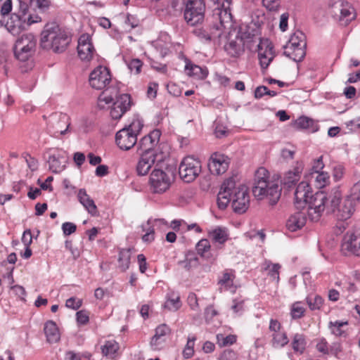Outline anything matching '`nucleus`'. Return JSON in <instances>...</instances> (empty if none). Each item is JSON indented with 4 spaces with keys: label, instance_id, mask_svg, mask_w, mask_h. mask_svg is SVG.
<instances>
[{
    "label": "nucleus",
    "instance_id": "f257e3e1",
    "mask_svg": "<svg viewBox=\"0 0 360 360\" xmlns=\"http://www.w3.org/2000/svg\"><path fill=\"white\" fill-rule=\"evenodd\" d=\"M230 202L234 212L238 214L245 212L250 206L248 188L244 185L236 186V182L232 179L224 181L217 195V205L219 209H226Z\"/></svg>",
    "mask_w": 360,
    "mask_h": 360
},
{
    "label": "nucleus",
    "instance_id": "f03ea898",
    "mask_svg": "<svg viewBox=\"0 0 360 360\" xmlns=\"http://www.w3.org/2000/svg\"><path fill=\"white\" fill-rule=\"evenodd\" d=\"M282 188L278 176H270L269 171L259 167L255 174L252 193L259 200L266 199L269 205H275L279 200Z\"/></svg>",
    "mask_w": 360,
    "mask_h": 360
},
{
    "label": "nucleus",
    "instance_id": "7ed1b4c3",
    "mask_svg": "<svg viewBox=\"0 0 360 360\" xmlns=\"http://www.w3.org/2000/svg\"><path fill=\"white\" fill-rule=\"evenodd\" d=\"M224 9L217 8L212 15V25L208 29L198 28L193 32L195 35L202 42L220 44V38L224 34V30L232 25V15L229 13V3L223 6Z\"/></svg>",
    "mask_w": 360,
    "mask_h": 360
},
{
    "label": "nucleus",
    "instance_id": "20e7f679",
    "mask_svg": "<svg viewBox=\"0 0 360 360\" xmlns=\"http://www.w3.org/2000/svg\"><path fill=\"white\" fill-rule=\"evenodd\" d=\"M341 193L338 188H333L330 193L316 192L314 200L307 209V215L312 221H317L321 214L326 210L327 213L335 212L340 205Z\"/></svg>",
    "mask_w": 360,
    "mask_h": 360
},
{
    "label": "nucleus",
    "instance_id": "39448f33",
    "mask_svg": "<svg viewBox=\"0 0 360 360\" xmlns=\"http://www.w3.org/2000/svg\"><path fill=\"white\" fill-rule=\"evenodd\" d=\"M174 159H160L150 176V185L155 193H163L169 189L176 171Z\"/></svg>",
    "mask_w": 360,
    "mask_h": 360
},
{
    "label": "nucleus",
    "instance_id": "423d86ee",
    "mask_svg": "<svg viewBox=\"0 0 360 360\" xmlns=\"http://www.w3.org/2000/svg\"><path fill=\"white\" fill-rule=\"evenodd\" d=\"M70 41L67 32L55 22L47 23L41 34V46L56 53L63 52Z\"/></svg>",
    "mask_w": 360,
    "mask_h": 360
},
{
    "label": "nucleus",
    "instance_id": "0eeeda50",
    "mask_svg": "<svg viewBox=\"0 0 360 360\" xmlns=\"http://www.w3.org/2000/svg\"><path fill=\"white\" fill-rule=\"evenodd\" d=\"M143 125V120L139 116H134L129 124L116 133L115 141L118 147L124 150L131 148L137 142V136Z\"/></svg>",
    "mask_w": 360,
    "mask_h": 360
},
{
    "label": "nucleus",
    "instance_id": "6e6552de",
    "mask_svg": "<svg viewBox=\"0 0 360 360\" xmlns=\"http://www.w3.org/2000/svg\"><path fill=\"white\" fill-rule=\"evenodd\" d=\"M37 39L31 33L24 34L19 37L14 45L13 51L17 60L27 61L34 53Z\"/></svg>",
    "mask_w": 360,
    "mask_h": 360
},
{
    "label": "nucleus",
    "instance_id": "1a4fd4ad",
    "mask_svg": "<svg viewBox=\"0 0 360 360\" xmlns=\"http://www.w3.org/2000/svg\"><path fill=\"white\" fill-rule=\"evenodd\" d=\"M328 6L333 18L342 26H347L356 17L354 8L348 2L330 0Z\"/></svg>",
    "mask_w": 360,
    "mask_h": 360
},
{
    "label": "nucleus",
    "instance_id": "9d476101",
    "mask_svg": "<svg viewBox=\"0 0 360 360\" xmlns=\"http://www.w3.org/2000/svg\"><path fill=\"white\" fill-rule=\"evenodd\" d=\"M68 115L62 112H54L49 116L47 120V131L53 137L58 138L66 134L70 125Z\"/></svg>",
    "mask_w": 360,
    "mask_h": 360
},
{
    "label": "nucleus",
    "instance_id": "9b49d317",
    "mask_svg": "<svg viewBox=\"0 0 360 360\" xmlns=\"http://www.w3.org/2000/svg\"><path fill=\"white\" fill-rule=\"evenodd\" d=\"M205 10L203 0H188L184 9V19L188 25L194 26L203 20Z\"/></svg>",
    "mask_w": 360,
    "mask_h": 360
},
{
    "label": "nucleus",
    "instance_id": "f8f14e48",
    "mask_svg": "<svg viewBox=\"0 0 360 360\" xmlns=\"http://www.w3.org/2000/svg\"><path fill=\"white\" fill-rule=\"evenodd\" d=\"M41 20V18L37 15L29 14V18L26 19L20 15L12 14L6 22V27L11 34L16 36L26 30L30 25L40 22Z\"/></svg>",
    "mask_w": 360,
    "mask_h": 360
},
{
    "label": "nucleus",
    "instance_id": "ddd939ff",
    "mask_svg": "<svg viewBox=\"0 0 360 360\" xmlns=\"http://www.w3.org/2000/svg\"><path fill=\"white\" fill-rule=\"evenodd\" d=\"M341 252L345 256L360 257V229L348 231L341 243Z\"/></svg>",
    "mask_w": 360,
    "mask_h": 360
},
{
    "label": "nucleus",
    "instance_id": "4468645a",
    "mask_svg": "<svg viewBox=\"0 0 360 360\" xmlns=\"http://www.w3.org/2000/svg\"><path fill=\"white\" fill-rule=\"evenodd\" d=\"M201 171L199 159H183L179 167V174L184 182L190 183L195 179Z\"/></svg>",
    "mask_w": 360,
    "mask_h": 360
},
{
    "label": "nucleus",
    "instance_id": "2eb2a0df",
    "mask_svg": "<svg viewBox=\"0 0 360 360\" xmlns=\"http://www.w3.org/2000/svg\"><path fill=\"white\" fill-rule=\"evenodd\" d=\"M269 330L271 338V345L274 349H282L289 343L287 333L278 320H270Z\"/></svg>",
    "mask_w": 360,
    "mask_h": 360
},
{
    "label": "nucleus",
    "instance_id": "dca6fc26",
    "mask_svg": "<svg viewBox=\"0 0 360 360\" xmlns=\"http://www.w3.org/2000/svg\"><path fill=\"white\" fill-rule=\"evenodd\" d=\"M89 82L93 89L97 90L105 89L111 82L110 70L106 67L98 66L90 73Z\"/></svg>",
    "mask_w": 360,
    "mask_h": 360
},
{
    "label": "nucleus",
    "instance_id": "f3484780",
    "mask_svg": "<svg viewBox=\"0 0 360 360\" xmlns=\"http://www.w3.org/2000/svg\"><path fill=\"white\" fill-rule=\"evenodd\" d=\"M309 184L307 181L300 182L295 191V204L297 208L302 207L304 205H308V208L311 205V201L314 200L313 195Z\"/></svg>",
    "mask_w": 360,
    "mask_h": 360
},
{
    "label": "nucleus",
    "instance_id": "a211bd4d",
    "mask_svg": "<svg viewBox=\"0 0 360 360\" xmlns=\"http://www.w3.org/2000/svg\"><path fill=\"white\" fill-rule=\"evenodd\" d=\"M95 52L91 36L88 34H82L78 39L77 45V53L79 58L83 61H90Z\"/></svg>",
    "mask_w": 360,
    "mask_h": 360
},
{
    "label": "nucleus",
    "instance_id": "6ab92c4d",
    "mask_svg": "<svg viewBox=\"0 0 360 360\" xmlns=\"http://www.w3.org/2000/svg\"><path fill=\"white\" fill-rule=\"evenodd\" d=\"M161 131L159 129L153 130L149 134L143 136L139 141V153L143 157L149 154L159 143Z\"/></svg>",
    "mask_w": 360,
    "mask_h": 360
},
{
    "label": "nucleus",
    "instance_id": "aec40b11",
    "mask_svg": "<svg viewBox=\"0 0 360 360\" xmlns=\"http://www.w3.org/2000/svg\"><path fill=\"white\" fill-rule=\"evenodd\" d=\"M274 56L271 43L268 39L261 40L258 44V58L261 68L266 69Z\"/></svg>",
    "mask_w": 360,
    "mask_h": 360
},
{
    "label": "nucleus",
    "instance_id": "412c9836",
    "mask_svg": "<svg viewBox=\"0 0 360 360\" xmlns=\"http://www.w3.org/2000/svg\"><path fill=\"white\" fill-rule=\"evenodd\" d=\"M303 171V165L302 162H297V165L293 170H290L285 173L283 181L284 186L288 189L293 187L300 180L301 174Z\"/></svg>",
    "mask_w": 360,
    "mask_h": 360
},
{
    "label": "nucleus",
    "instance_id": "4be33fe9",
    "mask_svg": "<svg viewBox=\"0 0 360 360\" xmlns=\"http://www.w3.org/2000/svg\"><path fill=\"white\" fill-rule=\"evenodd\" d=\"M79 202L84 206L85 210L91 216H96L98 214L97 207L94 200L87 194L84 188H80L77 193Z\"/></svg>",
    "mask_w": 360,
    "mask_h": 360
},
{
    "label": "nucleus",
    "instance_id": "5701e85b",
    "mask_svg": "<svg viewBox=\"0 0 360 360\" xmlns=\"http://www.w3.org/2000/svg\"><path fill=\"white\" fill-rule=\"evenodd\" d=\"M245 44L236 36L235 39H229L224 45V50L231 57H239L244 52Z\"/></svg>",
    "mask_w": 360,
    "mask_h": 360
},
{
    "label": "nucleus",
    "instance_id": "b1692460",
    "mask_svg": "<svg viewBox=\"0 0 360 360\" xmlns=\"http://www.w3.org/2000/svg\"><path fill=\"white\" fill-rule=\"evenodd\" d=\"M306 220L307 217L305 212H295L288 218L286 222V227L290 231H296L305 225Z\"/></svg>",
    "mask_w": 360,
    "mask_h": 360
},
{
    "label": "nucleus",
    "instance_id": "393cba45",
    "mask_svg": "<svg viewBox=\"0 0 360 360\" xmlns=\"http://www.w3.org/2000/svg\"><path fill=\"white\" fill-rule=\"evenodd\" d=\"M207 234L213 243L219 245L224 244L229 238V230L224 226H216L208 231Z\"/></svg>",
    "mask_w": 360,
    "mask_h": 360
},
{
    "label": "nucleus",
    "instance_id": "a878e982",
    "mask_svg": "<svg viewBox=\"0 0 360 360\" xmlns=\"http://www.w3.org/2000/svg\"><path fill=\"white\" fill-rule=\"evenodd\" d=\"M207 167L212 174L220 175L229 168L228 159H208Z\"/></svg>",
    "mask_w": 360,
    "mask_h": 360
},
{
    "label": "nucleus",
    "instance_id": "bb28decb",
    "mask_svg": "<svg viewBox=\"0 0 360 360\" xmlns=\"http://www.w3.org/2000/svg\"><path fill=\"white\" fill-rule=\"evenodd\" d=\"M170 332L166 324H162L155 329V333L151 339L150 345L153 349H159L160 345L165 342V336Z\"/></svg>",
    "mask_w": 360,
    "mask_h": 360
},
{
    "label": "nucleus",
    "instance_id": "cd10ccee",
    "mask_svg": "<svg viewBox=\"0 0 360 360\" xmlns=\"http://www.w3.org/2000/svg\"><path fill=\"white\" fill-rule=\"evenodd\" d=\"M44 333L46 340L49 343H56L60 340V334L56 323L53 321H48L44 324Z\"/></svg>",
    "mask_w": 360,
    "mask_h": 360
},
{
    "label": "nucleus",
    "instance_id": "c85d7f7f",
    "mask_svg": "<svg viewBox=\"0 0 360 360\" xmlns=\"http://www.w3.org/2000/svg\"><path fill=\"white\" fill-rule=\"evenodd\" d=\"M185 70L189 76H192L198 79H204L208 75L207 69L205 67H200L199 65L193 64L191 62H188L185 66Z\"/></svg>",
    "mask_w": 360,
    "mask_h": 360
},
{
    "label": "nucleus",
    "instance_id": "c756f323",
    "mask_svg": "<svg viewBox=\"0 0 360 360\" xmlns=\"http://www.w3.org/2000/svg\"><path fill=\"white\" fill-rule=\"evenodd\" d=\"M181 306L180 296L177 292H169L167 294L166 301L163 305L165 309L175 311Z\"/></svg>",
    "mask_w": 360,
    "mask_h": 360
},
{
    "label": "nucleus",
    "instance_id": "7c9ffc66",
    "mask_svg": "<svg viewBox=\"0 0 360 360\" xmlns=\"http://www.w3.org/2000/svg\"><path fill=\"white\" fill-rule=\"evenodd\" d=\"M307 47L305 34L297 30L290 37L288 42L285 46V49H292V47Z\"/></svg>",
    "mask_w": 360,
    "mask_h": 360
},
{
    "label": "nucleus",
    "instance_id": "2f4dec72",
    "mask_svg": "<svg viewBox=\"0 0 360 360\" xmlns=\"http://www.w3.org/2000/svg\"><path fill=\"white\" fill-rule=\"evenodd\" d=\"M291 345L295 353H298L300 354H303L307 347L305 335L302 333L294 334Z\"/></svg>",
    "mask_w": 360,
    "mask_h": 360
},
{
    "label": "nucleus",
    "instance_id": "473e14b6",
    "mask_svg": "<svg viewBox=\"0 0 360 360\" xmlns=\"http://www.w3.org/2000/svg\"><path fill=\"white\" fill-rule=\"evenodd\" d=\"M255 30L251 26L243 24L239 27L236 37L245 44L253 39L255 35Z\"/></svg>",
    "mask_w": 360,
    "mask_h": 360
},
{
    "label": "nucleus",
    "instance_id": "72a5a7b5",
    "mask_svg": "<svg viewBox=\"0 0 360 360\" xmlns=\"http://www.w3.org/2000/svg\"><path fill=\"white\" fill-rule=\"evenodd\" d=\"M119 344L115 340H106L101 347V351L104 356L114 359L119 349Z\"/></svg>",
    "mask_w": 360,
    "mask_h": 360
},
{
    "label": "nucleus",
    "instance_id": "f704fd0d",
    "mask_svg": "<svg viewBox=\"0 0 360 360\" xmlns=\"http://www.w3.org/2000/svg\"><path fill=\"white\" fill-rule=\"evenodd\" d=\"M284 54L295 62H300L306 55V47H292L285 49Z\"/></svg>",
    "mask_w": 360,
    "mask_h": 360
},
{
    "label": "nucleus",
    "instance_id": "c9c22d12",
    "mask_svg": "<svg viewBox=\"0 0 360 360\" xmlns=\"http://www.w3.org/2000/svg\"><path fill=\"white\" fill-rule=\"evenodd\" d=\"M233 275L232 274L225 272L219 281L221 290H229L234 292L236 287L233 285Z\"/></svg>",
    "mask_w": 360,
    "mask_h": 360
},
{
    "label": "nucleus",
    "instance_id": "e433bc0d",
    "mask_svg": "<svg viewBox=\"0 0 360 360\" xmlns=\"http://www.w3.org/2000/svg\"><path fill=\"white\" fill-rule=\"evenodd\" d=\"M131 256V249H122L119 252L118 265L122 271H126L129 269Z\"/></svg>",
    "mask_w": 360,
    "mask_h": 360
},
{
    "label": "nucleus",
    "instance_id": "4c0bfd02",
    "mask_svg": "<svg viewBox=\"0 0 360 360\" xmlns=\"http://www.w3.org/2000/svg\"><path fill=\"white\" fill-rule=\"evenodd\" d=\"M305 311L304 304L299 301L292 303L290 308V315L293 320L302 318L304 316Z\"/></svg>",
    "mask_w": 360,
    "mask_h": 360
},
{
    "label": "nucleus",
    "instance_id": "58836bf2",
    "mask_svg": "<svg viewBox=\"0 0 360 360\" xmlns=\"http://www.w3.org/2000/svg\"><path fill=\"white\" fill-rule=\"evenodd\" d=\"M155 159H139L136 165V171L139 175L144 176L148 174L151 167L156 165Z\"/></svg>",
    "mask_w": 360,
    "mask_h": 360
},
{
    "label": "nucleus",
    "instance_id": "ea45409f",
    "mask_svg": "<svg viewBox=\"0 0 360 360\" xmlns=\"http://www.w3.org/2000/svg\"><path fill=\"white\" fill-rule=\"evenodd\" d=\"M348 325L347 321H330L328 323V328L331 333L337 337L344 336L345 331L343 330V327Z\"/></svg>",
    "mask_w": 360,
    "mask_h": 360
},
{
    "label": "nucleus",
    "instance_id": "a19ab883",
    "mask_svg": "<svg viewBox=\"0 0 360 360\" xmlns=\"http://www.w3.org/2000/svg\"><path fill=\"white\" fill-rule=\"evenodd\" d=\"M113 103L116 104L117 108L126 112L131 106V96L127 94H121L116 98V101Z\"/></svg>",
    "mask_w": 360,
    "mask_h": 360
},
{
    "label": "nucleus",
    "instance_id": "79ce46f5",
    "mask_svg": "<svg viewBox=\"0 0 360 360\" xmlns=\"http://www.w3.org/2000/svg\"><path fill=\"white\" fill-rule=\"evenodd\" d=\"M210 249L211 245L208 239L202 238L196 244V251L202 257L209 258Z\"/></svg>",
    "mask_w": 360,
    "mask_h": 360
},
{
    "label": "nucleus",
    "instance_id": "37998d69",
    "mask_svg": "<svg viewBox=\"0 0 360 360\" xmlns=\"http://www.w3.org/2000/svg\"><path fill=\"white\" fill-rule=\"evenodd\" d=\"M67 163L66 159H49V168L53 173H60L63 171Z\"/></svg>",
    "mask_w": 360,
    "mask_h": 360
},
{
    "label": "nucleus",
    "instance_id": "c03bdc74",
    "mask_svg": "<svg viewBox=\"0 0 360 360\" xmlns=\"http://www.w3.org/2000/svg\"><path fill=\"white\" fill-rule=\"evenodd\" d=\"M216 339L217 344L220 347H226L235 343L237 340V337L235 335H229L225 336L224 335L219 333L216 335Z\"/></svg>",
    "mask_w": 360,
    "mask_h": 360
},
{
    "label": "nucleus",
    "instance_id": "a18cd8bd",
    "mask_svg": "<svg viewBox=\"0 0 360 360\" xmlns=\"http://www.w3.org/2000/svg\"><path fill=\"white\" fill-rule=\"evenodd\" d=\"M179 264L187 270L195 267L198 265V259L193 254H188L183 261H180Z\"/></svg>",
    "mask_w": 360,
    "mask_h": 360
},
{
    "label": "nucleus",
    "instance_id": "49530a36",
    "mask_svg": "<svg viewBox=\"0 0 360 360\" xmlns=\"http://www.w3.org/2000/svg\"><path fill=\"white\" fill-rule=\"evenodd\" d=\"M338 211L340 212V217L342 220H346L350 218L354 211V209L352 205V201L349 200H346L344 206Z\"/></svg>",
    "mask_w": 360,
    "mask_h": 360
},
{
    "label": "nucleus",
    "instance_id": "de8ad7c7",
    "mask_svg": "<svg viewBox=\"0 0 360 360\" xmlns=\"http://www.w3.org/2000/svg\"><path fill=\"white\" fill-rule=\"evenodd\" d=\"M313 178H314L316 186L319 188L325 187L329 182V175L327 172H318Z\"/></svg>",
    "mask_w": 360,
    "mask_h": 360
},
{
    "label": "nucleus",
    "instance_id": "09e8293b",
    "mask_svg": "<svg viewBox=\"0 0 360 360\" xmlns=\"http://www.w3.org/2000/svg\"><path fill=\"white\" fill-rule=\"evenodd\" d=\"M306 301L311 310L319 309L323 304V300L319 295L307 296Z\"/></svg>",
    "mask_w": 360,
    "mask_h": 360
},
{
    "label": "nucleus",
    "instance_id": "8fccbe9b",
    "mask_svg": "<svg viewBox=\"0 0 360 360\" xmlns=\"http://www.w3.org/2000/svg\"><path fill=\"white\" fill-rule=\"evenodd\" d=\"M195 340L196 338L194 335L188 338L186 345L183 350V356L185 359H189L193 355Z\"/></svg>",
    "mask_w": 360,
    "mask_h": 360
},
{
    "label": "nucleus",
    "instance_id": "3c124183",
    "mask_svg": "<svg viewBox=\"0 0 360 360\" xmlns=\"http://www.w3.org/2000/svg\"><path fill=\"white\" fill-rule=\"evenodd\" d=\"M295 125L300 129H311L314 125V120L307 117L302 116L296 120Z\"/></svg>",
    "mask_w": 360,
    "mask_h": 360
},
{
    "label": "nucleus",
    "instance_id": "603ef678",
    "mask_svg": "<svg viewBox=\"0 0 360 360\" xmlns=\"http://www.w3.org/2000/svg\"><path fill=\"white\" fill-rule=\"evenodd\" d=\"M139 20L133 15L127 14L126 15L124 24L126 30H131L139 25Z\"/></svg>",
    "mask_w": 360,
    "mask_h": 360
},
{
    "label": "nucleus",
    "instance_id": "864d4df0",
    "mask_svg": "<svg viewBox=\"0 0 360 360\" xmlns=\"http://www.w3.org/2000/svg\"><path fill=\"white\" fill-rule=\"evenodd\" d=\"M149 223H152L155 230L163 231L169 228V224L165 219L150 218Z\"/></svg>",
    "mask_w": 360,
    "mask_h": 360
},
{
    "label": "nucleus",
    "instance_id": "5fc2aeb1",
    "mask_svg": "<svg viewBox=\"0 0 360 360\" xmlns=\"http://www.w3.org/2000/svg\"><path fill=\"white\" fill-rule=\"evenodd\" d=\"M231 309L236 315H241L244 311V300L240 298H236L233 300Z\"/></svg>",
    "mask_w": 360,
    "mask_h": 360
},
{
    "label": "nucleus",
    "instance_id": "6e6d98bb",
    "mask_svg": "<svg viewBox=\"0 0 360 360\" xmlns=\"http://www.w3.org/2000/svg\"><path fill=\"white\" fill-rule=\"evenodd\" d=\"M316 348L319 352L323 354H329L328 343L324 338H321L317 340Z\"/></svg>",
    "mask_w": 360,
    "mask_h": 360
},
{
    "label": "nucleus",
    "instance_id": "4d7b16f0",
    "mask_svg": "<svg viewBox=\"0 0 360 360\" xmlns=\"http://www.w3.org/2000/svg\"><path fill=\"white\" fill-rule=\"evenodd\" d=\"M281 269V265L278 264H274L272 267L269 269L268 276L271 278V279L275 281L276 283L279 282V269Z\"/></svg>",
    "mask_w": 360,
    "mask_h": 360
},
{
    "label": "nucleus",
    "instance_id": "13d9d810",
    "mask_svg": "<svg viewBox=\"0 0 360 360\" xmlns=\"http://www.w3.org/2000/svg\"><path fill=\"white\" fill-rule=\"evenodd\" d=\"M19 4V9L18 12L15 13V15H20L22 18H25L27 19L29 18V15L27 14L29 6L27 2L22 0H18Z\"/></svg>",
    "mask_w": 360,
    "mask_h": 360
},
{
    "label": "nucleus",
    "instance_id": "bf43d9fd",
    "mask_svg": "<svg viewBox=\"0 0 360 360\" xmlns=\"http://www.w3.org/2000/svg\"><path fill=\"white\" fill-rule=\"evenodd\" d=\"M82 304V300L79 298L72 297L66 300L65 306L68 308L77 310Z\"/></svg>",
    "mask_w": 360,
    "mask_h": 360
},
{
    "label": "nucleus",
    "instance_id": "052dcab7",
    "mask_svg": "<svg viewBox=\"0 0 360 360\" xmlns=\"http://www.w3.org/2000/svg\"><path fill=\"white\" fill-rule=\"evenodd\" d=\"M142 62L139 59H133L128 64V68L131 72L138 75L141 72Z\"/></svg>",
    "mask_w": 360,
    "mask_h": 360
},
{
    "label": "nucleus",
    "instance_id": "680f3d73",
    "mask_svg": "<svg viewBox=\"0 0 360 360\" xmlns=\"http://www.w3.org/2000/svg\"><path fill=\"white\" fill-rule=\"evenodd\" d=\"M246 236L250 239H258L259 242L263 243L266 238V235L262 230L252 231L246 233Z\"/></svg>",
    "mask_w": 360,
    "mask_h": 360
},
{
    "label": "nucleus",
    "instance_id": "e2e57ef3",
    "mask_svg": "<svg viewBox=\"0 0 360 360\" xmlns=\"http://www.w3.org/2000/svg\"><path fill=\"white\" fill-rule=\"evenodd\" d=\"M324 167V163L323 162V159H316L314 161L313 165L311 167V172L310 175L311 177L313 178L314 174H317L318 172H323L322 169Z\"/></svg>",
    "mask_w": 360,
    "mask_h": 360
},
{
    "label": "nucleus",
    "instance_id": "0e129e2a",
    "mask_svg": "<svg viewBox=\"0 0 360 360\" xmlns=\"http://www.w3.org/2000/svg\"><path fill=\"white\" fill-rule=\"evenodd\" d=\"M77 321L80 325H85L89 321V314L85 310H80L76 313Z\"/></svg>",
    "mask_w": 360,
    "mask_h": 360
},
{
    "label": "nucleus",
    "instance_id": "69168bd1",
    "mask_svg": "<svg viewBox=\"0 0 360 360\" xmlns=\"http://www.w3.org/2000/svg\"><path fill=\"white\" fill-rule=\"evenodd\" d=\"M107 89L103 91L98 97V105L101 108H104V105L102 104V103H105V104H110L113 102L114 98L111 95L107 94Z\"/></svg>",
    "mask_w": 360,
    "mask_h": 360
},
{
    "label": "nucleus",
    "instance_id": "338daca9",
    "mask_svg": "<svg viewBox=\"0 0 360 360\" xmlns=\"http://www.w3.org/2000/svg\"><path fill=\"white\" fill-rule=\"evenodd\" d=\"M77 226L72 222H65L62 224V230L65 236H69L75 232Z\"/></svg>",
    "mask_w": 360,
    "mask_h": 360
},
{
    "label": "nucleus",
    "instance_id": "774afa93",
    "mask_svg": "<svg viewBox=\"0 0 360 360\" xmlns=\"http://www.w3.org/2000/svg\"><path fill=\"white\" fill-rule=\"evenodd\" d=\"M237 354L231 349L224 350L219 356L218 360H236Z\"/></svg>",
    "mask_w": 360,
    "mask_h": 360
}]
</instances>
